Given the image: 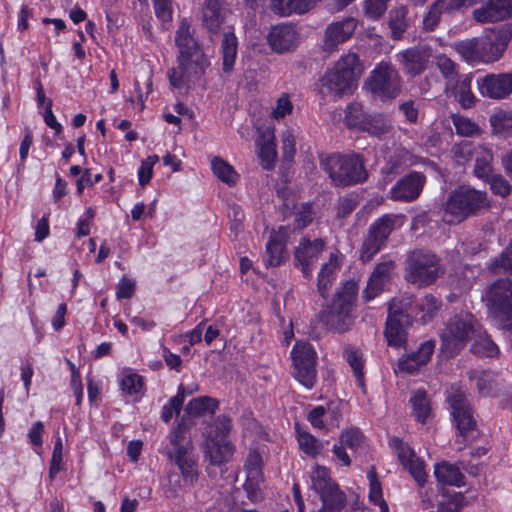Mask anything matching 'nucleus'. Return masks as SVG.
<instances>
[{
  "instance_id": "9b49d317",
  "label": "nucleus",
  "mask_w": 512,
  "mask_h": 512,
  "mask_svg": "<svg viewBox=\"0 0 512 512\" xmlns=\"http://www.w3.org/2000/svg\"><path fill=\"white\" fill-rule=\"evenodd\" d=\"M413 301L392 299L388 304V316L385 323L384 337L388 346L401 348L407 343L406 328L412 325Z\"/></svg>"
},
{
  "instance_id": "a19ab883",
  "label": "nucleus",
  "mask_w": 512,
  "mask_h": 512,
  "mask_svg": "<svg viewBox=\"0 0 512 512\" xmlns=\"http://www.w3.org/2000/svg\"><path fill=\"white\" fill-rule=\"evenodd\" d=\"M295 430L300 449L308 456L318 455L323 446L322 443L309 432L301 430L298 423H295Z\"/></svg>"
},
{
  "instance_id": "a878e982",
  "label": "nucleus",
  "mask_w": 512,
  "mask_h": 512,
  "mask_svg": "<svg viewBox=\"0 0 512 512\" xmlns=\"http://www.w3.org/2000/svg\"><path fill=\"white\" fill-rule=\"evenodd\" d=\"M258 136L255 141L260 164L265 170H272L277 159L274 130H257Z\"/></svg>"
},
{
  "instance_id": "c756f323",
  "label": "nucleus",
  "mask_w": 512,
  "mask_h": 512,
  "mask_svg": "<svg viewBox=\"0 0 512 512\" xmlns=\"http://www.w3.org/2000/svg\"><path fill=\"white\" fill-rule=\"evenodd\" d=\"M434 475L439 484L445 486H457L464 485V474L460 469L453 464L448 462H441L435 465Z\"/></svg>"
},
{
  "instance_id": "4d7b16f0",
  "label": "nucleus",
  "mask_w": 512,
  "mask_h": 512,
  "mask_svg": "<svg viewBox=\"0 0 512 512\" xmlns=\"http://www.w3.org/2000/svg\"><path fill=\"white\" fill-rule=\"evenodd\" d=\"M181 476L175 471H169L167 474V484L165 486V494L168 498H174L178 495L179 491L182 488L181 478H183L182 473ZM184 480V479H182ZM185 482V481H183ZM185 486L191 487L192 485H188L184 483Z\"/></svg>"
},
{
  "instance_id": "a18cd8bd",
  "label": "nucleus",
  "mask_w": 512,
  "mask_h": 512,
  "mask_svg": "<svg viewBox=\"0 0 512 512\" xmlns=\"http://www.w3.org/2000/svg\"><path fill=\"white\" fill-rule=\"evenodd\" d=\"M415 307L423 312L422 322L427 323L435 317L441 307V302L433 295L427 294L415 304Z\"/></svg>"
},
{
  "instance_id": "b1692460",
  "label": "nucleus",
  "mask_w": 512,
  "mask_h": 512,
  "mask_svg": "<svg viewBox=\"0 0 512 512\" xmlns=\"http://www.w3.org/2000/svg\"><path fill=\"white\" fill-rule=\"evenodd\" d=\"M268 43L277 53L290 52L299 44V33L292 24H281L271 28Z\"/></svg>"
},
{
  "instance_id": "49530a36",
  "label": "nucleus",
  "mask_w": 512,
  "mask_h": 512,
  "mask_svg": "<svg viewBox=\"0 0 512 512\" xmlns=\"http://www.w3.org/2000/svg\"><path fill=\"white\" fill-rule=\"evenodd\" d=\"M443 12L448 13L446 5L434 1L423 18V29L428 32L434 31L440 23Z\"/></svg>"
},
{
  "instance_id": "c9c22d12",
  "label": "nucleus",
  "mask_w": 512,
  "mask_h": 512,
  "mask_svg": "<svg viewBox=\"0 0 512 512\" xmlns=\"http://www.w3.org/2000/svg\"><path fill=\"white\" fill-rule=\"evenodd\" d=\"M343 356L353 370L357 385L362 389L364 393H366L363 371L364 360L362 353L358 349L348 345L344 348Z\"/></svg>"
},
{
  "instance_id": "58836bf2",
  "label": "nucleus",
  "mask_w": 512,
  "mask_h": 512,
  "mask_svg": "<svg viewBox=\"0 0 512 512\" xmlns=\"http://www.w3.org/2000/svg\"><path fill=\"white\" fill-rule=\"evenodd\" d=\"M487 268L494 275L512 274V242L491 260Z\"/></svg>"
},
{
  "instance_id": "1a4fd4ad",
  "label": "nucleus",
  "mask_w": 512,
  "mask_h": 512,
  "mask_svg": "<svg viewBox=\"0 0 512 512\" xmlns=\"http://www.w3.org/2000/svg\"><path fill=\"white\" fill-rule=\"evenodd\" d=\"M480 323L467 311H461L451 317L440 333V350L447 357L457 355L472 338Z\"/></svg>"
},
{
  "instance_id": "bf43d9fd",
  "label": "nucleus",
  "mask_w": 512,
  "mask_h": 512,
  "mask_svg": "<svg viewBox=\"0 0 512 512\" xmlns=\"http://www.w3.org/2000/svg\"><path fill=\"white\" fill-rule=\"evenodd\" d=\"M492 128H512V110H497L490 117Z\"/></svg>"
},
{
  "instance_id": "f8f14e48",
  "label": "nucleus",
  "mask_w": 512,
  "mask_h": 512,
  "mask_svg": "<svg viewBox=\"0 0 512 512\" xmlns=\"http://www.w3.org/2000/svg\"><path fill=\"white\" fill-rule=\"evenodd\" d=\"M402 80L399 72L389 62H380L370 72L364 87L375 98L392 100L401 92Z\"/></svg>"
},
{
  "instance_id": "f704fd0d",
  "label": "nucleus",
  "mask_w": 512,
  "mask_h": 512,
  "mask_svg": "<svg viewBox=\"0 0 512 512\" xmlns=\"http://www.w3.org/2000/svg\"><path fill=\"white\" fill-rule=\"evenodd\" d=\"M434 63L441 77L444 86H449L463 75L459 72V65L445 54H438L434 57Z\"/></svg>"
},
{
  "instance_id": "7ed1b4c3",
  "label": "nucleus",
  "mask_w": 512,
  "mask_h": 512,
  "mask_svg": "<svg viewBox=\"0 0 512 512\" xmlns=\"http://www.w3.org/2000/svg\"><path fill=\"white\" fill-rule=\"evenodd\" d=\"M358 283L349 279L335 291L331 300L319 312V321L333 333H346L355 323L358 300Z\"/></svg>"
},
{
  "instance_id": "774afa93",
  "label": "nucleus",
  "mask_w": 512,
  "mask_h": 512,
  "mask_svg": "<svg viewBox=\"0 0 512 512\" xmlns=\"http://www.w3.org/2000/svg\"><path fill=\"white\" fill-rule=\"evenodd\" d=\"M135 293V282L131 279L123 277L116 290V297L118 299H130Z\"/></svg>"
},
{
  "instance_id": "f03ea898",
  "label": "nucleus",
  "mask_w": 512,
  "mask_h": 512,
  "mask_svg": "<svg viewBox=\"0 0 512 512\" xmlns=\"http://www.w3.org/2000/svg\"><path fill=\"white\" fill-rule=\"evenodd\" d=\"M175 44L179 51L178 65L168 71V78L173 87L181 88L203 74L208 61L187 19H182L179 23L175 32Z\"/></svg>"
},
{
  "instance_id": "6e6552de",
  "label": "nucleus",
  "mask_w": 512,
  "mask_h": 512,
  "mask_svg": "<svg viewBox=\"0 0 512 512\" xmlns=\"http://www.w3.org/2000/svg\"><path fill=\"white\" fill-rule=\"evenodd\" d=\"M320 167L333 185L347 187L364 182L368 173L362 159L357 155L330 154L320 157Z\"/></svg>"
},
{
  "instance_id": "a211bd4d",
  "label": "nucleus",
  "mask_w": 512,
  "mask_h": 512,
  "mask_svg": "<svg viewBox=\"0 0 512 512\" xmlns=\"http://www.w3.org/2000/svg\"><path fill=\"white\" fill-rule=\"evenodd\" d=\"M325 249V241L321 238L313 241L302 238L294 251L295 266L299 268L306 279L312 278L313 267L320 254Z\"/></svg>"
},
{
  "instance_id": "72a5a7b5",
  "label": "nucleus",
  "mask_w": 512,
  "mask_h": 512,
  "mask_svg": "<svg viewBox=\"0 0 512 512\" xmlns=\"http://www.w3.org/2000/svg\"><path fill=\"white\" fill-rule=\"evenodd\" d=\"M234 447L228 439L207 440L206 454L212 465H221L228 461L233 454Z\"/></svg>"
},
{
  "instance_id": "864d4df0",
  "label": "nucleus",
  "mask_w": 512,
  "mask_h": 512,
  "mask_svg": "<svg viewBox=\"0 0 512 512\" xmlns=\"http://www.w3.org/2000/svg\"><path fill=\"white\" fill-rule=\"evenodd\" d=\"M259 468L249 469L246 482L244 483V489L247 492V496L250 500L255 501L258 498L259 492Z\"/></svg>"
},
{
  "instance_id": "69168bd1",
  "label": "nucleus",
  "mask_w": 512,
  "mask_h": 512,
  "mask_svg": "<svg viewBox=\"0 0 512 512\" xmlns=\"http://www.w3.org/2000/svg\"><path fill=\"white\" fill-rule=\"evenodd\" d=\"M394 268L395 262L392 260L380 262L375 266L373 272L371 273V276L387 283L390 280L391 271Z\"/></svg>"
},
{
  "instance_id": "13d9d810",
  "label": "nucleus",
  "mask_w": 512,
  "mask_h": 512,
  "mask_svg": "<svg viewBox=\"0 0 512 512\" xmlns=\"http://www.w3.org/2000/svg\"><path fill=\"white\" fill-rule=\"evenodd\" d=\"M228 217L231 221L230 230L237 235L243 230L244 212L237 204L228 206Z\"/></svg>"
},
{
  "instance_id": "2f4dec72",
  "label": "nucleus",
  "mask_w": 512,
  "mask_h": 512,
  "mask_svg": "<svg viewBox=\"0 0 512 512\" xmlns=\"http://www.w3.org/2000/svg\"><path fill=\"white\" fill-rule=\"evenodd\" d=\"M387 24L391 31V38L393 40H400L410 26L407 7L401 5L393 8L389 12Z\"/></svg>"
},
{
  "instance_id": "0eeeda50",
  "label": "nucleus",
  "mask_w": 512,
  "mask_h": 512,
  "mask_svg": "<svg viewBox=\"0 0 512 512\" xmlns=\"http://www.w3.org/2000/svg\"><path fill=\"white\" fill-rule=\"evenodd\" d=\"M404 264V279L417 288L433 285L445 272L441 258L428 249L411 250Z\"/></svg>"
},
{
  "instance_id": "ddd939ff",
  "label": "nucleus",
  "mask_w": 512,
  "mask_h": 512,
  "mask_svg": "<svg viewBox=\"0 0 512 512\" xmlns=\"http://www.w3.org/2000/svg\"><path fill=\"white\" fill-rule=\"evenodd\" d=\"M446 401L449 404L453 419L463 442L474 438L476 421L473 409L467 400L465 391L459 384H452L446 391Z\"/></svg>"
},
{
  "instance_id": "412c9836",
  "label": "nucleus",
  "mask_w": 512,
  "mask_h": 512,
  "mask_svg": "<svg viewBox=\"0 0 512 512\" xmlns=\"http://www.w3.org/2000/svg\"><path fill=\"white\" fill-rule=\"evenodd\" d=\"M398 61L406 74L415 77L424 72L431 58V48L426 45H417L401 51Z\"/></svg>"
},
{
  "instance_id": "6e6d98bb",
  "label": "nucleus",
  "mask_w": 512,
  "mask_h": 512,
  "mask_svg": "<svg viewBox=\"0 0 512 512\" xmlns=\"http://www.w3.org/2000/svg\"><path fill=\"white\" fill-rule=\"evenodd\" d=\"M385 284L386 282L370 275L362 293L364 301L369 302L379 296L383 292Z\"/></svg>"
},
{
  "instance_id": "cd10ccee",
  "label": "nucleus",
  "mask_w": 512,
  "mask_h": 512,
  "mask_svg": "<svg viewBox=\"0 0 512 512\" xmlns=\"http://www.w3.org/2000/svg\"><path fill=\"white\" fill-rule=\"evenodd\" d=\"M340 267L341 262L338 252L331 253L328 261L321 265L317 277V291L322 298L326 299L328 297Z\"/></svg>"
},
{
  "instance_id": "5fc2aeb1",
  "label": "nucleus",
  "mask_w": 512,
  "mask_h": 512,
  "mask_svg": "<svg viewBox=\"0 0 512 512\" xmlns=\"http://www.w3.org/2000/svg\"><path fill=\"white\" fill-rule=\"evenodd\" d=\"M390 0H365L364 12L373 19H379L387 10V4Z\"/></svg>"
},
{
  "instance_id": "2eb2a0df",
  "label": "nucleus",
  "mask_w": 512,
  "mask_h": 512,
  "mask_svg": "<svg viewBox=\"0 0 512 512\" xmlns=\"http://www.w3.org/2000/svg\"><path fill=\"white\" fill-rule=\"evenodd\" d=\"M396 219V215L385 214L370 225L360 250V260L362 262L371 261L384 247L394 230Z\"/></svg>"
},
{
  "instance_id": "79ce46f5",
  "label": "nucleus",
  "mask_w": 512,
  "mask_h": 512,
  "mask_svg": "<svg viewBox=\"0 0 512 512\" xmlns=\"http://www.w3.org/2000/svg\"><path fill=\"white\" fill-rule=\"evenodd\" d=\"M369 479V500L380 507L381 512H388L389 507L382 495L381 482L377 478V472L374 466L368 471Z\"/></svg>"
},
{
  "instance_id": "e2e57ef3",
  "label": "nucleus",
  "mask_w": 512,
  "mask_h": 512,
  "mask_svg": "<svg viewBox=\"0 0 512 512\" xmlns=\"http://www.w3.org/2000/svg\"><path fill=\"white\" fill-rule=\"evenodd\" d=\"M63 444L60 436H57L54 443L50 469V476L53 477L61 469Z\"/></svg>"
},
{
  "instance_id": "5701e85b",
  "label": "nucleus",
  "mask_w": 512,
  "mask_h": 512,
  "mask_svg": "<svg viewBox=\"0 0 512 512\" xmlns=\"http://www.w3.org/2000/svg\"><path fill=\"white\" fill-rule=\"evenodd\" d=\"M480 93L492 99L512 94V73L488 74L477 81Z\"/></svg>"
},
{
  "instance_id": "9d476101",
  "label": "nucleus",
  "mask_w": 512,
  "mask_h": 512,
  "mask_svg": "<svg viewBox=\"0 0 512 512\" xmlns=\"http://www.w3.org/2000/svg\"><path fill=\"white\" fill-rule=\"evenodd\" d=\"M487 309L499 329L512 330V280L499 278L486 291Z\"/></svg>"
},
{
  "instance_id": "39448f33",
  "label": "nucleus",
  "mask_w": 512,
  "mask_h": 512,
  "mask_svg": "<svg viewBox=\"0 0 512 512\" xmlns=\"http://www.w3.org/2000/svg\"><path fill=\"white\" fill-rule=\"evenodd\" d=\"M486 191L469 185H459L449 194L443 206V220L447 224H459L490 208Z\"/></svg>"
},
{
  "instance_id": "8fccbe9b",
  "label": "nucleus",
  "mask_w": 512,
  "mask_h": 512,
  "mask_svg": "<svg viewBox=\"0 0 512 512\" xmlns=\"http://www.w3.org/2000/svg\"><path fill=\"white\" fill-rule=\"evenodd\" d=\"M293 103L290 100L288 94H282L275 103V106L272 108L270 117L274 120H281L285 118L287 115H290L293 111Z\"/></svg>"
},
{
  "instance_id": "603ef678",
  "label": "nucleus",
  "mask_w": 512,
  "mask_h": 512,
  "mask_svg": "<svg viewBox=\"0 0 512 512\" xmlns=\"http://www.w3.org/2000/svg\"><path fill=\"white\" fill-rule=\"evenodd\" d=\"M158 161L159 157L157 155H150L141 161V165L138 170V180L142 187L150 182L153 175V166Z\"/></svg>"
},
{
  "instance_id": "bb28decb",
  "label": "nucleus",
  "mask_w": 512,
  "mask_h": 512,
  "mask_svg": "<svg viewBox=\"0 0 512 512\" xmlns=\"http://www.w3.org/2000/svg\"><path fill=\"white\" fill-rule=\"evenodd\" d=\"M471 82L472 76L465 74L451 85L444 86V94L453 97L462 108H471L477 101L471 90Z\"/></svg>"
},
{
  "instance_id": "f257e3e1",
  "label": "nucleus",
  "mask_w": 512,
  "mask_h": 512,
  "mask_svg": "<svg viewBox=\"0 0 512 512\" xmlns=\"http://www.w3.org/2000/svg\"><path fill=\"white\" fill-rule=\"evenodd\" d=\"M219 401L209 396H200L190 400L184 408V414L168 434L171 448L166 455L181 471L186 484L194 485L199 477L197 459L193 453L194 446L190 430L196 425L194 418L206 412L214 414Z\"/></svg>"
},
{
  "instance_id": "0e129e2a",
  "label": "nucleus",
  "mask_w": 512,
  "mask_h": 512,
  "mask_svg": "<svg viewBox=\"0 0 512 512\" xmlns=\"http://www.w3.org/2000/svg\"><path fill=\"white\" fill-rule=\"evenodd\" d=\"M142 387V377L137 374L126 375L121 380V389L130 394H136Z\"/></svg>"
},
{
  "instance_id": "aec40b11",
  "label": "nucleus",
  "mask_w": 512,
  "mask_h": 512,
  "mask_svg": "<svg viewBox=\"0 0 512 512\" xmlns=\"http://www.w3.org/2000/svg\"><path fill=\"white\" fill-rule=\"evenodd\" d=\"M425 183V175L416 171L410 172L392 186L390 198L394 201L412 202L420 196Z\"/></svg>"
},
{
  "instance_id": "37998d69",
  "label": "nucleus",
  "mask_w": 512,
  "mask_h": 512,
  "mask_svg": "<svg viewBox=\"0 0 512 512\" xmlns=\"http://www.w3.org/2000/svg\"><path fill=\"white\" fill-rule=\"evenodd\" d=\"M214 175L222 182L233 185L236 183L238 175L234 168L220 157H214L211 162Z\"/></svg>"
},
{
  "instance_id": "4c0bfd02",
  "label": "nucleus",
  "mask_w": 512,
  "mask_h": 512,
  "mask_svg": "<svg viewBox=\"0 0 512 512\" xmlns=\"http://www.w3.org/2000/svg\"><path fill=\"white\" fill-rule=\"evenodd\" d=\"M410 403L412 405V415L418 422L424 424L431 413V406L426 391L422 389L416 390L410 398Z\"/></svg>"
},
{
  "instance_id": "338daca9",
  "label": "nucleus",
  "mask_w": 512,
  "mask_h": 512,
  "mask_svg": "<svg viewBox=\"0 0 512 512\" xmlns=\"http://www.w3.org/2000/svg\"><path fill=\"white\" fill-rule=\"evenodd\" d=\"M473 171L477 178L485 182L493 175L490 163L483 157L476 158Z\"/></svg>"
},
{
  "instance_id": "ea45409f",
  "label": "nucleus",
  "mask_w": 512,
  "mask_h": 512,
  "mask_svg": "<svg viewBox=\"0 0 512 512\" xmlns=\"http://www.w3.org/2000/svg\"><path fill=\"white\" fill-rule=\"evenodd\" d=\"M344 123L348 128H364L370 123L360 103H351L346 107Z\"/></svg>"
},
{
  "instance_id": "6ab92c4d",
  "label": "nucleus",
  "mask_w": 512,
  "mask_h": 512,
  "mask_svg": "<svg viewBox=\"0 0 512 512\" xmlns=\"http://www.w3.org/2000/svg\"><path fill=\"white\" fill-rule=\"evenodd\" d=\"M357 28V20L352 17L329 24L323 33L322 49L325 52H335L338 47L348 41Z\"/></svg>"
},
{
  "instance_id": "393cba45",
  "label": "nucleus",
  "mask_w": 512,
  "mask_h": 512,
  "mask_svg": "<svg viewBox=\"0 0 512 512\" xmlns=\"http://www.w3.org/2000/svg\"><path fill=\"white\" fill-rule=\"evenodd\" d=\"M229 11L220 0H206L201 11L202 25L212 37L223 29Z\"/></svg>"
},
{
  "instance_id": "20e7f679",
  "label": "nucleus",
  "mask_w": 512,
  "mask_h": 512,
  "mask_svg": "<svg viewBox=\"0 0 512 512\" xmlns=\"http://www.w3.org/2000/svg\"><path fill=\"white\" fill-rule=\"evenodd\" d=\"M512 38V27L487 28L480 37L457 42L455 51L469 62L493 63L498 61Z\"/></svg>"
},
{
  "instance_id": "4468645a",
  "label": "nucleus",
  "mask_w": 512,
  "mask_h": 512,
  "mask_svg": "<svg viewBox=\"0 0 512 512\" xmlns=\"http://www.w3.org/2000/svg\"><path fill=\"white\" fill-rule=\"evenodd\" d=\"M312 488L319 494L322 507L318 512H341L346 505V494L331 479L325 467L318 466L311 476Z\"/></svg>"
},
{
  "instance_id": "4be33fe9",
  "label": "nucleus",
  "mask_w": 512,
  "mask_h": 512,
  "mask_svg": "<svg viewBox=\"0 0 512 512\" xmlns=\"http://www.w3.org/2000/svg\"><path fill=\"white\" fill-rule=\"evenodd\" d=\"M472 17L480 24L507 20L512 17V0H488L472 12Z\"/></svg>"
},
{
  "instance_id": "e433bc0d",
  "label": "nucleus",
  "mask_w": 512,
  "mask_h": 512,
  "mask_svg": "<svg viewBox=\"0 0 512 512\" xmlns=\"http://www.w3.org/2000/svg\"><path fill=\"white\" fill-rule=\"evenodd\" d=\"M238 41L233 32H225L221 41L222 64L225 73H231L235 64Z\"/></svg>"
},
{
  "instance_id": "680f3d73",
  "label": "nucleus",
  "mask_w": 512,
  "mask_h": 512,
  "mask_svg": "<svg viewBox=\"0 0 512 512\" xmlns=\"http://www.w3.org/2000/svg\"><path fill=\"white\" fill-rule=\"evenodd\" d=\"M435 343L433 341H425L422 343L417 351L408 354L410 357L415 358L418 364L426 365L434 352Z\"/></svg>"
},
{
  "instance_id": "c03bdc74",
  "label": "nucleus",
  "mask_w": 512,
  "mask_h": 512,
  "mask_svg": "<svg viewBox=\"0 0 512 512\" xmlns=\"http://www.w3.org/2000/svg\"><path fill=\"white\" fill-rule=\"evenodd\" d=\"M186 396V389L183 385L178 387L177 394L173 396L162 408L161 419L169 423L174 414L179 415L183 408Z\"/></svg>"
},
{
  "instance_id": "de8ad7c7",
  "label": "nucleus",
  "mask_w": 512,
  "mask_h": 512,
  "mask_svg": "<svg viewBox=\"0 0 512 512\" xmlns=\"http://www.w3.org/2000/svg\"><path fill=\"white\" fill-rule=\"evenodd\" d=\"M339 440L344 447L357 450L364 443L365 437L358 427H350L341 432Z\"/></svg>"
},
{
  "instance_id": "09e8293b",
  "label": "nucleus",
  "mask_w": 512,
  "mask_h": 512,
  "mask_svg": "<svg viewBox=\"0 0 512 512\" xmlns=\"http://www.w3.org/2000/svg\"><path fill=\"white\" fill-rule=\"evenodd\" d=\"M231 419L225 415H220L216 418L211 431L208 433V440H222L228 439L231 431Z\"/></svg>"
},
{
  "instance_id": "dca6fc26",
  "label": "nucleus",
  "mask_w": 512,
  "mask_h": 512,
  "mask_svg": "<svg viewBox=\"0 0 512 512\" xmlns=\"http://www.w3.org/2000/svg\"><path fill=\"white\" fill-rule=\"evenodd\" d=\"M291 356L295 367V378L306 388H313L316 382L317 356L311 344L297 341Z\"/></svg>"
},
{
  "instance_id": "3c124183",
  "label": "nucleus",
  "mask_w": 512,
  "mask_h": 512,
  "mask_svg": "<svg viewBox=\"0 0 512 512\" xmlns=\"http://www.w3.org/2000/svg\"><path fill=\"white\" fill-rule=\"evenodd\" d=\"M490 186V190L495 195L501 197H507L510 195L512 186L508 180H506L501 174H493L487 182Z\"/></svg>"
},
{
  "instance_id": "f3484780",
  "label": "nucleus",
  "mask_w": 512,
  "mask_h": 512,
  "mask_svg": "<svg viewBox=\"0 0 512 512\" xmlns=\"http://www.w3.org/2000/svg\"><path fill=\"white\" fill-rule=\"evenodd\" d=\"M389 446L394 449L401 465L410 473L416 483L420 487L424 486L428 476L424 461L415 454L408 444H405L398 437H392L389 440Z\"/></svg>"
},
{
  "instance_id": "c85d7f7f",
  "label": "nucleus",
  "mask_w": 512,
  "mask_h": 512,
  "mask_svg": "<svg viewBox=\"0 0 512 512\" xmlns=\"http://www.w3.org/2000/svg\"><path fill=\"white\" fill-rule=\"evenodd\" d=\"M319 0H270L271 10L280 16L303 14L311 10Z\"/></svg>"
},
{
  "instance_id": "052dcab7",
  "label": "nucleus",
  "mask_w": 512,
  "mask_h": 512,
  "mask_svg": "<svg viewBox=\"0 0 512 512\" xmlns=\"http://www.w3.org/2000/svg\"><path fill=\"white\" fill-rule=\"evenodd\" d=\"M313 220L312 208L308 203L302 204L299 210L295 214L294 228L304 229Z\"/></svg>"
},
{
  "instance_id": "423d86ee",
  "label": "nucleus",
  "mask_w": 512,
  "mask_h": 512,
  "mask_svg": "<svg viewBox=\"0 0 512 512\" xmlns=\"http://www.w3.org/2000/svg\"><path fill=\"white\" fill-rule=\"evenodd\" d=\"M364 72V66L358 54H343L332 69L321 78V87L335 96L350 95L357 87V82Z\"/></svg>"
},
{
  "instance_id": "7c9ffc66",
  "label": "nucleus",
  "mask_w": 512,
  "mask_h": 512,
  "mask_svg": "<svg viewBox=\"0 0 512 512\" xmlns=\"http://www.w3.org/2000/svg\"><path fill=\"white\" fill-rule=\"evenodd\" d=\"M472 345L470 351L478 356L494 357L499 354L498 346L493 342L487 332L478 326L477 331L473 334Z\"/></svg>"
},
{
  "instance_id": "473e14b6",
  "label": "nucleus",
  "mask_w": 512,
  "mask_h": 512,
  "mask_svg": "<svg viewBox=\"0 0 512 512\" xmlns=\"http://www.w3.org/2000/svg\"><path fill=\"white\" fill-rule=\"evenodd\" d=\"M287 259L285 242L277 234H272L266 243L264 262L267 267L280 266Z\"/></svg>"
}]
</instances>
